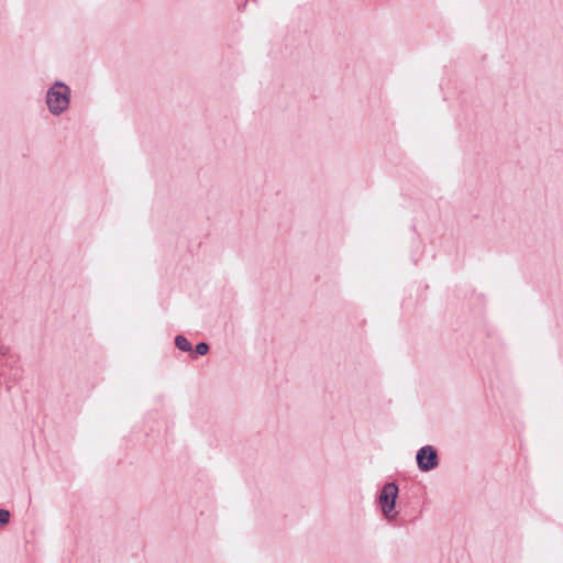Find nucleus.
I'll use <instances>...</instances> for the list:
<instances>
[{"label": "nucleus", "instance_id": "obj_1", "mask_svg": "<svg viewBox=\"0 0 563 563\" xmlns=\"http://www.w3.org/2000/svg\"><path fill=\"white\" fill-rule=\"evenodd\" d=\"M70 88L63 81H55L46 91L45 104L52 115L65 113L70 106Z\"/></svg>", "mask_w": 563, "mask_h": 563}, {"label": "nucleus", "instance_id": "obj_2", "mask_svg": "<svg viewBox=\"0 0 563 563\" xmlns=\"http://www.w3.org/2000/svg\"><path fill=\"white\" fill-rule=\"evenodd\" d=\"M398 486L396 483H386L379 492L378 505L382 510V515L388 521L395 520L398 512L396 511V500L398 497Z\"/></svg>", "mask_w": 563, "mask_h": 563}, {"label": "nucleus", "instance_id": "obj_3", "mask_svg": "<svg viewBox=\"0 0 563 563\" xmlns=\"http://www.w3.org/2000/svg\"><path fill=\"white\" fill-rule=\"evenodd\" d=\"M416 462L421 472H430L438 467L439 456L432 445H424L417 451Z\"/></svg>", "mask_w": 563, "mask_h": 563}, {"label": "nucleus", "instance_id": "obj_4", "mask_svg": "<svg viewBox=\"0 0 563 563\" xmlns=\"http://www.w3.org/2000/svg\"><path fill=\"white\" fill-rule=\"evenodd\" d=\"M175 345L184 352H189L191 350L190 342L184 335H177L175 338Z\"/></svg>", "mask_w": 563, "mask_h": 563}, {"label": "nucleus", "instance_id": "obj_5", "mask_svg": "<svg viewBox=\"0 0 563 563\" xmlns=\"http://www.w3.org/2000/svg\"><path fill=\"white\" fill-rule=\"evenodd\" d=\"M209 352V345L205 342L196 345V353L199 355H206Z\"/></svg>", "mask_w": 563, "mask_h": 563}, {"label": "nucleus", "instance_id": "obj_6", "mask_svg": "<svg viewBox=\"0 0 563 563\" xmlns=\"http://www.w3.org/2000/svg\"><path fill=\"white\" fill-rule=\"evenodd\" d=\"M10 520V512L5 509H0V526L7 525Z\"/></svg>", "mask_w": 563, "mask_h": 563}]
</instances>
